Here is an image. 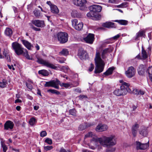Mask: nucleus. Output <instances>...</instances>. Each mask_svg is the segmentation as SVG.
<instances>
[{
  "label": "nucleus",
  "instance_id": "nucleus-1",
  "mask_svg": "<svg viewBox=\"0 0 152 152\" xmlns=\"http://www.w3.org/2000/svg\"><path fill=\"white\" fill-rule=\"evenodd\" d=\"M115 137L112 135L110 137L103 136L102 137H93L91 140V141L96 143L99 142L100 144L105 147L109 146H113L116 143L115 139Z\"/></svg>",
  "mask_w": 152,
  "mask_h": 152
},
{
  "label": "nucleus",
  "instance_id": "nucleus-2",
  "mask_svg": "<svg viewBox=\"0 0 152 152\" xmlns=\"http://www.w3.org/2000/svg\"><path fill=\"white\" fill-rule=\"evenodd\" d=\"M100 56V52L97 51L95 58L96 66L95 68L94 72L96 74L102 72L104 69V64Z\"/></svg>",
  "mask_w": 152,
  "mask_h": 152
},
{
  "label": "nucleus",
  "instance_id": "nucleus-3",
  "mask_svg": "<svg viewBox=\"0 0 152 152\" xmlns=\"http://www.w3.org/2000/svg\"><path fill=\"white\" fill-rule=\"evenodd\" d=\"M120 83H122V85L121 86L120 89H116L113 91L114 94L118 96L122 95H124L126 94V91L125 89V86H128V83L124 82L121 80L119 81Z\"/></svg>",
  "mask_w": 152,
  "mask_h": 152
},
{
  "label": "nucleus",
  "instance_id": "nucleus-4",
  "mask_svg": "<svg viewBox=\"0 0 152 152\" xmlns=\"http://www.w3.org/2000/svg\"><path fill=\"white\" fill-rule=\"evenodd\" d=\"M12 47L15 53L18 56L22 55L25 50V49L22 47V45L16 42H13L12 44Z\"/></svg>",
  "mask_w": 152,
  "mask_h": 152
},
{
  "label": "nucleus",
  "instance_id": "nucleus-5",
  "mask_svg": "<svg viewBox=\"0 0 152 152\" xmlns=\"http://www.w3.org/2000/svg\"><path fill=\"white\" fill-rule=\"evenodd\" d=\"M36 57L37 59V62L39 64L53 69H57L56 66L48 61L43 60L41 57L37 56Z\"/></svg>",
  "mask_w": 152,
  "mask_h": 152
},
{
  "label": "nucleus",
  "instance_id": "nucleus-6",
  "mask_svg": "<svg viewBox=\"0 0 152 152\" xmlns=\"http://www.w3.org/2000/svg\"><path fill=\"white\" fill-rule=\"evenodd\" d=\"M73 4L80 7L79 9L81 10H85L87 9L86 0H73Z\"/></svg>",
  "mask_w": 152,
  "mask_h": 152
},
{
  "label": "nucleus",
  "instance_id": "nucleus-7",
  "mask_svg": "<svg viewBox=\"0 0 152 152\" xmlns=\"http://www.w3.org/2000/svg\"><path fill=\"white\" fill-rule=\"evenodd\" d=\"M68 36V34L64 32H60L57 34L58 40L61 43H64L67 41Z\"/></svg>",
  "mask_w": 152,
  "mask_h": 152
},
{
  "label": "nucleus",
  "instance_id": "nucleus-8",
  "mask_svg": "<svg viewBox=\"0 0 152 152\" xmlns=\"http://www.w3.org/2000/svg\"><path fill=\"white\" fill-rule=\"evenodd\" d=\"M136 70L132 66L128 68L127 70L125 72V74L128 78H131L134 77L136 73Z\"/></svg>",
  "mask_w": 152,
  "mask_h": 152
},
{
  "label": "nucleus",
  "instance_id": "nucleus-9",
  "mask_svg": "<svg viewBox=\"0 0 152 152\" xmlns=\"http://www.w3.org/2000/svg\"><path fill=\"white\" fill-rule=\"evenodd\" d=\"M136 149L137 150H145L149 146V142L144 144L142 143L139 141H136Z\"/></svg>",
  "mask_w": 152,
  "mask_h": 152
},
{
  "label": "nucleus",
  "instance_id": "nucleus-10",
  "mask_svg": "<svg viewBox=\"0 0 152 152\" xmlns=\"http://www.w3.org/2000/svg\"><path fill=\"white\" fill-rule=\"evenodd\" d=\"M77 55L82 60L86 59L88 57L87 52L82 48H80L79 50Z\"/></svg>",
  "mask_w": 152,
  "mask_h": 152
},
{
  "label": "nucleus",
  "instance_id": "nucleus-11",
  "mask_svg": "<svg viewBox=\"0 0 152 152\" xmlns=\"http://www.w3.org/2000/svg\"><path fill=\"white\" fill-rule=\"evenodd\" d=\"M31 23L34 25L38 27L43 28L45 26L44 20H34L31 21Z\"/></svg>",
  "mask_w": 152,
  "mask_h": 152
},
{
  "label": "nucleus",
  "instance_id": "nucleus-12",
  "mask_svg": "<svg viewBox=\"0 0 152 152\" xmlns=\"http://www.w3.org/2000/svg\"><path fill=\"white\" fill-rule=\"evenodd\" d=\"M94 34L90 33L86 37L84 38V40L87 43L92 44L94 40Z\"/></svg>",
  "mask_w": 152,
  "mask_h": 152
},
{
  "label": "nucleus",
  "instance_id": "nucleus-13",
  "mask_svg": "<svg viewBox=\"0 0 152 152\" xmlns=\"http://www.w3.org/2000/svg\"><path fill=\"white\" fill-rule=\"evenodd\" d=\"M14 126L13 123L10 121H8L6 122L4 124V129L8 130L9 129H12Z\"/></svg>",
  "mask_w": 152,
  "mask_h": 152
},
{
  "label": "nucleus",
  "instance_id": "nucleus-14",
  "mask_svg": "<svg viewBox=\"0 0 152 152\" xmlns=\"http://www.w3.org/2000/svg\"><path fill=\"white\" fill-rule=\"evenodd\" d=\"M107 128L108 127L107 125L100 124L96 126V130L98 132H102L106 130Z\"/></svg>",
  "mask_w": 152,
  "mask_h": 152
},
{
  "label": "nucleus",
  "instance_id": "nucleus-15",
  "mask_svg": "<svg viewBox=\"0 0 152 152\" xmlns=\"http://www.w3.org/2000/svg\"><path fill=\"white\" fill-rule=\"evenodd\" d=\"M146 70V66L144 65H140L139 67L138 70V74L140 75H143L145 73V71Z\"/></svg>",
  "mask_w": 152,
  "mask_h": 152
},
{
  "label": "nucleus",
  "instance_id": "nucleus-16",
  "mask_svg": "<svg viewBox=\"0 0 152 152\" xmlns=\"http://www.w3.org/2000/svg\"><path fill=\"white\" fill-rule=\"evenodd\" d=\"M102 7L101 6L98 5H94L90 7V9L92 10L93 11L96 13L100 12L101 11Z\"/></svg>",
  "mask_w": 152,
  "mask_h": 152
},
{
  "label": "nucleus",
  "instance_id": "nucleus-17",
  "mask_svg": "<svg viewBox=\"0 0 152 152\" xmlns=\"http://www.w3.org/2000/svg\"><path fill=\"white\" fill-rule=\"evenodd\" d=\"M57 82H58V84H59L62 87H64L66 88H70L71 87H73L72 84L69 83H61L59 80H57Z\"/></svg>",
  "mask_w": 152,
  "mask_h": 152
},
{
  "label": "nucleus",
  "instance_id": "nucleus-18",
  "mask_svg": "<svg viewBox=\"0 0 152 152\" xmlns=\"http://www.w3.org/2000/svg\"><path fill=\"white\" fill-rule=\"evenodd\" d=\"M139 126V124L137 123H135L133 125L132 127V133L134 137L136 136L137 130Z\"/></svg>",
  "mask_w": 152,
  "mask_h": 152
},
{
  "label": "nucleus",
  "instance_id": "nucleus-19",
  "mask_svg": "<svg viewBox=\"0 0 152 152\" xmlns=\"http://www.w3.org/2000/svg\"><path fill=\"white\" fill-rule=\"evenodd\" d=\"M102 26L107 28H115L116 26L114 23L111 22H106L102 24Z\"/></svg>",
  "mask_w": 152,
  "mask_h": 152
},
{
  "label": "nucleus",
  "instance_id": "nucleus-20",
  "mask_svg": "<svg viewBox=\"0 0 152 152\" xmlns=\"http://www.w3.org/2000/svg\"><path fill=\"white\" fill-rule=\"evenodd\" d=\"M4 33L6 36L11 37L13 34V31L11 28L7 27L5 29Z\"/></svg>",
  "mask_w": 152,
  "mask_h": 152
},
{
  "label": "nucleus",
  "instance_id": "nucleus-21",
  "mask_svg": "<svg viewBox=\"0 0 152 152\" xmlns=\"http://www.w3.org/2000/svg\"><path fill=\"white\" fill-rule=\"evenodd\" d=\"M21 42L26 48L28 50H31L32 45L30 43L25 40H22Z\"/></svg>",
  "mask_w": 152,
  "mask_h": 152
},
{
  "label": "nucleus",
  "instance_id": "nucleus-22",
  "mask_svg": "<svg viewBox=\"0 0 152 152\" xmlns=\"http://www.w3.org/2000/svg\"><path fill=\"white\" fill-rule=\"evenodd\" d=\"M114 69L115 68L114 67H110L104 73V74L106 76L112 74L113 71Z\"/></svg>",
  "mask_w": 152,
  "mask_h": 152
},
{
  "label": "nucleus",
  "instance_id": "nucleus-23",
  "mask_svg": "<svg viewBox=\"0 0 152 152\" xmlns=\"http://www.w3.org/2000/svg\"><path fill=\"white\" fill-rule=\"evenodd\" d=\"M145 31L144 30H140L138 33L136 34V37L135 38L136 40H138V38L140 37H141L142 36H144L145 35Z\"/></svg>",
  "mask_w": 152,
  "mask_h": 152
},
{
  "label": "nucleus",
  "instance_id": "nucleus-24",
  "mask_svg": "<svg viewBox=\"0 0 152 152\" xmlns=\"http://www.w3.org/2000/svg\"><path fill=\"white\" fill-rule=\"evenodd\" d=\"M71 15L72 17L75 18H80L81 17V14L76 10H74L72 11Z\"/></svg>",
  "mask_w": 152,
  "mask_h": 152
},
{
  "label": "nucleus",
  "instance_id": "nucleus-25",
  "mask_svg": "<svg viewBox=\"0 0 152 152\" xmlns=\"http://www.w3.org/2000/svg\"><path fill=\"white\" fill-rule=\"evenodd\" d=\"M55 80H52L50 81L46 82L45 84L44 85L45 87H49L53 86L55 84Z\"/></svg>",
  "mask_w": 152,
  "mask_h": 152
},
{
  "label": "nucleus",
  "instance_id": "nucleus-26",
  "mask_svg": "<svg viewBox=\"0 0 152 152\" xmlns=\"http://www.w3.org/2000/svg\"><path fill=\"white\" fill-rule=\"evenodd\" d=\"M50 9L51 12L53 13L57 14L59 12V10L58 7L55 5L52 6Z\"/></svg>",
  "mask_w": 152,
  "mask_h": 152
},
{
  "label": "nucleus",
  "instance_id": "nucleus-27",
  "mask_svg": "<svg viewBox=\"0 0 152 152\" xmlns=\"http://www.w3.org/2000/svg\"><path fill=\"white\" fill-rule=\"evenodd\" d=\"M96 13L91 10L87 14V16L89 18L96 17Z\"/></svg>",
  "mask_w": 152,
  "mask_h": 152
},
{
  "label": "nucleus",
  "instance_id": "nucleus-28",
  "mask_svg": "<svg viewBox=\"0 0 152 152\" xmlns=\"http://www.w3.org/2000/svg\"><path fill=\"white\" fill-rule=\"evenodd\" d=\"M22 55L25 57L26 59L28 60H33V58L31 57H30L29 55L28 54V51L26 49H25L24 52L22 54Z\"/></svg>",
  "mask_w": 152,
  "mask_h": 152
},
{
  "label": "nucleus",
  "instance_id": "nucleus-29",
  "mask_svg": "<svg viewBox=\"0 0 152 152\" xmlns=\"http://www.w3.org/2000/svg\"><path fill=\"white\" fill-rule=\"evenodd\" d=\"M142 54L143 59L145 60L148 58V55L147 53L143 47H142Z\"/></svg>",
  "mask_w": 152,
  "mask_h": 152
},
{
  "label": "nucleus",
  "instance_id": "nucleus-30",
  "mask_svg": "<svg viewBox=\"0 0 152 152\" xmlns=\"http://www.w3.org/2000/svg\"><path fill=\"white\" fill-rule=\"evenodd\" d=\"M114 21L118 22L119 24L123 25H126L128 23V21L127 20H114Z\"/></svg>",
  "mask_w": 152,
  "mask_h": 152
},
{
  "label": "nucleus",
  "instance_id": "nucleus-31",
  "mask_svg": "<svg viewBox=\"0 0 152 152\" xmlns=\"http://www.w3.org/2000/svg\"><path fill=\"white\" fill-rule=\"evenodd\" d=\"M109 49V48H106L103 50L101 54L102 59H105L106 58V54L108 52Z\"/></svg>",
  "mask_w": 152,
  "mask_h": 152
},
{
  "label": "nucleus",
  "instance_id": "nucleus-32",
  "mask_svg": "<svg viewBox=\"0 0 152 152\" xmlns=\"http://www.w3.org/2000/svg\"><path fill=\"white\" fill-rule=\"evenodd\" d=\"M38 73L44 76H47L49 75L48 72L47 70L45 69L39 70L38 71Z\"/></svg>",
  "mask_w": 152,
  "mask_h": 152
},
{
  "label": "nucleus",
  "instance_id": "nucleus-33",
  "mask_svg": "<svg viewBox=\"0 0 152 152\" xmlns=\"http://www.w3.org/2000/svg\"><path fill=\"white\" fill-rule=\"evenodd\" d=\"M69 52L67 49L66 48L63 49L61 51L59 52V54L60 55L66 56L68 55Z\"/></svg>",
  "mask_w": 152,
  "mask_h": 152
},
{
  "label": "nucleus",
  "instance_id": "nucleus-34",
  "mask_svg": "<svg viewBox=\"0 0 152 152\" xmlns=\"http://www.w3.org/2000/svg\"><path fill=\"white\" fill-rule=\"evenodd\" d=\"M83 24L82 22H80L77 24V25L75 27V28L78 31H80L83 28Z\"/></svg>",
  "mask_w": 152,
  "mask_h": 152
},
{
  "label": "nucleus",
  "instance_id": "nucleus-35",
  "mask_svg": "<svg viewBox=\"0 0 152 152\" xmlns=\"http://www.w3.org/2000/svg\"><path fill=\"white\" fill-rule=\"evenodd\" d=\"M7 83V81L3 79L2 82H0V87L1 88H4L5 87Z\"/></svg>",
  "mask_w": 152,
  "mask_h": 152
},
{
  "label": "nucleus",
  "instance_id": "nucleus-36",
  "mask_svg": "<svg viewBox=\"0 0 152 152\" xmlns=\"http://www.w3.org/2000/svg\"><path fill=\"white\" fill-rule=\"evenodd\" d=\"M69 114L74 116H76V111L74 109H71L69 110Z\"/></svg>",
  "mask_w": 152,
  "mask_h": 152
},
{
  "label": "nucleus",
  "instance_id": "nucleus-37",
  "mask_svg": "<svg viewBox=\"0 0 152 152\" xmlns=\"http://www.w3.org/2000/svg\"><path fill=\"white\" fill-rule=\"evenodd\" d=\"M72 22V26L74 28L77 25V24L79 23L78 22L77 20L76 19L73 20Z\"/></svg>",
  "mask_w": 152,
  "mask_h": 152
},
{
  "label": "nucleus",
  "instance_id": "nucleus-38",
  "mask_svg": "<svg viewBox=\"0 0 152 152\" xmlns=\"http://www.w3.org/2000/svg\"><path fill=\"white\" fill-rule=\"evenodd\" d=\"M33 12L34 15L36 17H38L40 16V11L37 9H35Z\"/></svg>",
  "mask_w": 152,
  "mask_h": 152
},
{
  "label": "nucleus",
  "instance_id": "nucleus-39",
  "mask_svg": "<svg viewBox=\"0 0 152 152\" xmlns=\"http://www.w3.org/2000/svg\"><path fill=\"white\" fill-rule=\"evenodd\" d=\"M86 125L84 124H80L79 127V129L80 130L82 131L86 128Z\"/></svg>",
  "mask_w": 152,
  "mask_h": 152
},
{
  "label": "nucleus",
  "instance_id": "nucleus-40",
  "mask_svg": "<svg viewBox=\"0 0 152 152\" xmlns=\"http://www.w3.org/2000/svg\"><path fill=\"white\" fill-rule=\"evenodd\" d=\"M35 119L34 118H32L30 119L29 123L31 125L33 126L35 124Z\"/></svg>",
  "mask_w": 152,
  "mask_h": 152
},
{
  "label": "nucleus",
  "instance_id": "nucleus-41",
  "mask_svg": "<svg viewBox=\"0 0 152 152\" xmlns=\"http://www.w3.org/2000/svg\"><path fill=\"white\" fill-rule=\"evenodd\" d=\"M44 148L45 150L47 151L52 149L53 148V147L52 146H45L44 147Z\"/></svg>",
  "mask_w": 152,
  "mask_h": 152
},
{
  "label": "nucleus",
  "instance_id": "nucleus-42",
  "mask_svg": "<svg viewBox=\"0 0 152 152\" xmlns=\"http://www.w3.org/2000/svg\"><path fill=\"white\" fill-rule=\"evenodd\" d=\"M128 84H129L128 86H125V89L126 91V94L127 92L130 93L132 91L131 89L129 87L130 86V84L128 83Z\"/></svg>",
  "mask_w": 152,
  "mask_h": 152
},
{
  "label": "nucleus",
  "instance_id": "nucleus-43",
  "mask_svg": "<svg viewBox=\"0 0 152 152\" xmlns=\"http://www.w3.org/2000/svg\"><path fill=\"white\" fill-rule=\"evenodd\" d=\"M45 142L47 143L49 145H51L52 143V140L49 138H48L45 139Z\"/></svg>",
  "mask_w": 152,
  "mask_h": 152
},
{
  "label": "nucleus",
  "instance_id": "nucleus-44",
  "mask_svg": "<svg viewBox=\"0 0 152 152\" xmlns=\"http://www.w3.org/2000/svg\"><path fill=\"white\" fill-rule=\"evenodd\" d=\"M57 80H58L57 79H56V80L55 81V84H54V85L53 87H54L56 89H58L59 88V86L58 85H59V84H58V82H57Z\"/></svg>",
  "mask_w": 152,
  "mask_h": 152
},
{
  "label": "nucleus",
  "instance_id": "nucleus-45",
  "mask_svg": "<svg viewBox=\"0 0 152 152\" xmlns=\"http://www.w3.org/2000/svg\"><path fill=\"white\" fill-rule=\"evenodd\" d=\"M31 28L34 30V31H39L41 30V29L39 28H37L34 26L32 25H31Z\"/></svg>",
  "mask_w": 152,
  "mask_h": 152
},
{
  "label": "nucleus",
  "instance_id": "nucleus-46",
  "mask_svg": "<svg viewBox=\"0 0 152 152\" xmlns=\"http://www.w3.org/2000/svg\"><path fill=\"white\" fill-rule=\"evenodd\" d=\"M47 135V133L45 131H42L40 133V135L41 137H44Z\"/></svg>",
  "mask_w": 152,
  "mask_h": 152
},
{
  "label": "nucleus",
  "instance_id": "nucleus-47",
  "mask_svg": "<svg viewBox=\"0 0 152 152\" xmlns=\"http://www.w3.org/2000/svg\"><path fill=\"white\" fill-rule=\"evenodd\" d=\"M145 132L146 133V131L145 129H142L139 131L140 134L142 136L144 135Z\"/></svg>",
  "mask_w": 152,
  "mask_h": 152
},
{
  "label": "nucleus",
  "instance_id": "nucleus-48",
  "mask_svg": "<svg viewBox=\"0 0 152 152\" xmlns=\"http://www.w3.org/2000/svg\"><path fill=\"white\" fill-rule=\"evenodd\" d=\"M92 135L93 133L91 132H89L87 134L85 135V137L87 138L88 137H92Z\"/></svg>",
  "mask_w": 152,
  "mask_h": 152
},
{
  "label": "nucleus",
  "instance_id": "nucleus-49",
  "mask_svg": "<svg viewBox=\"0 0 152 152\" xmlns=\"http://www.w3.org/2000/svg\"><path fill=\"white\" fill-rule=\"evenodd\" d=\"M1 146L3 148V151H6L7 149L6 145L4 143H2Z\"/></svg>",
  "mask_w": 152,
  "mask_h": 152
},
{
  "label": "nucleus",
  "instance_id": "nucleus-50",
  "mask_svg": "<svg viewBox=\"0 0 152 152\" xmlns=\"http://www.w3.org/2000/svg\"><path fill=\"white\" fill-rule=\"evenodd\" d=\"M59 152H71V151L69 150H66L63 148H61Z\"/></svg>",
  "mask_w": 152,
  "mask_h": 152
},
{
  "label": "nucleus",
  "instance_id": "nucleus-51",
  "mask_svg": "<svg viewBox=\"0 0 152 152\" xmlns=\"http://www.w3.org/2000/svg\"><path fill=\"white\" fill-rule=\"evenodd\" d=\"M120 36V34H118L117 35L113 37L111 39V40L112 39H113L114 40H117L118 38H119Z\"/></svg>",
  "mask_w": 152,
  "mask_h": 152
},
{
  "label": "nucleus",
  "instance_id": "nucleus-52",
  "mask_svg": "<svg viewBox=\"0 0 152 152\" xmlns=\"http://www.w3.org/2000/svg\"><path fill=\"white\" fill-rule=\"evenodd\" d=\"M139 90L137 89H134L133 90V93L136 95H138L139 94Z\"/></svg>",
  "mask_w": 152,
  "mask_h": 152
},
{
  "label": "nucleus",
  "instance_id": "nucleus-53",
  "mask_svg": "<svg viewBox=\"0 0 152 152\" xmlns=\"http://www.w3.org/2000/svg\"><path fill=\"white\" fill-rule=\"evenodd\" d=\"M94 68V66L93 64L91 63L90 65V66L89 68V71L91 72L93 71Z\"/></svg>",
  "mask_w": 152,
  "mask_h": 152
},
{
  "label": "nucleus",
  "instance_id": "nucleus-54",
  "mask_svg": "<svg viewBox=\"0 0 152 152\" xmlns=\"http://www.w3.org/2000/svg\"><path fill=\"white\" fill-rule=\"evenodd\" d=\"M3 54L5 57L9 55L8 51L5 49H4L3 51Z\"/></svg>",
  "mask_w": 152,
  "mask_h": 152
},
{
  "label": "nucleus",
  "instance_id": "nucleus-55",
  "mask_svg": "<svg viewBox=\"0 0 152 152\" xmlns=\"http://www.w3.org/2000/svg\"><path fill=\"white\" fill-rule=\"evenodd\" d=\"M79 99L80 100L83 99L84 98H87V97L86 95H80L79 96Z\"/></svg>",
  "mask_w": 152,
  "mask_h": 152
},
{
  "label": "nucleus",
  "instance_id": "nucleus-56",
  "mask_svg": "<svg viewBox=\"0 0 152 152\" xmlns=\"http://www.w3.org/2000/svg\"><path fill=\"white\" fill-rule=\"evenodd\" d=\"M74 91L75 92L77 93H81V89L80 88H78L75 89H74Z\"/></svg>",
  "mask_w": 152,
  "mask_h": 152
},
{
  "label": "nucleus",
  "instance_id": "nucleus-57",
  "mask_svg": "<svg viewBox=\"0 0 152 152\" xmlns=\"http://www.w3.org/2000/svg\"><path fill=\"white\" fill-rule=\"evenodd\" d=\"M127 2L123 3L121 4V7H127Z\"/></svg>",
  "mask_w": 152,
  "mask_h": 152
},
{
  "label": "nucleus",
  "instance_id": "nucleus-58",
  "mask_svg": "<svg viewBox=\"0 0 152 152\" xmlns=\"http://www.w3.org/2000/svg\"><path fill=\"white\" fill-rule=\"evenodd\" d=\"M26 85L27 87L29 89L31 90L32 88V86L31 84L29 83H26Z\"/></svg>",
  "mask_w": 152,
  "mask_h": 152
},
{
  "label": "nucleus",
  "instance_id": "nucleus-59",
  "mask_svg": "<svg viewBox=\"0 0 152 152\" xmlns=\"http://www.w3.org/2000/svg\"><path fill=\"white\" fill-rule=\"evenodd\" d=\"M115 149L114 148H112L106 150V152H113L115 151Z\"/></svg>",
  "mask_w": 152,
  "mask_h": 152
},
{
  "label": "nucleus",
  "instance_id": "nucleus-60",
  "mask_svg": "<svg viewBox=\"0 0 152 152\" xmlns=\"http://www.w3.org/2000/svg\"><path fill=\"white\" fill-rule=\"evenodd\" d=\"M84 124L86 125V128H88L90 126H93L94 124L92 123H84Z\"/></svg>",
  "mask_w": 152,
  "mask_h": 152
},
{
  "label": "nucleus",
  "instance_id": "nucleus-61",
  "mask_svg": "<svg viewBox=\"0 0 152 152\" xmlns=\"http://www.w3.org/2000/svg\"><path fill=\"white\" fill-rule=\"evenodd\" d=\"M5 58L6 59V60H7V61L8 62H11V59L10 58V55H8V56H5Z\"/></svg>",
  "mask_w": 152,
  "mask_h": 152
},
{
  "label": "nucleus",
  "instance_id": "nucleus-62",
  "mask_svg": "<svg viewBox=\"0 0 152 152\" xmlns=\"http://www.w3.org/2000/svg\"><path fill=\"white\" fill-rule=\"evenodd\" d=\"M57 60L58 61V62H59L60 63H63L64 62V60H61V59L59 57L58 58Z\"/></svg>",
  "mask_w": 152,
  "mask_h": 152
},
{
  "label": "nucleus",
  "instance_id": "nucleus-63",
  "mask_svg": "<svg viewBox=\"0 0 152 152\" xmlns=\"http://www.w3.org/2000/svg\"><path fill=\"white\" fill-rule=\"evenodd\" d=\"M55 90L54 89H50L48 90V92H50L52 94H55Z\"/></svg>",
  "mask_w": 152,
  "mask_h": 152
},
{
  "label": "nucleus",
  "instance_id": "nucleus-64",
  "mask_svg": "<svg viewBox=\"0 0 152 152\" xmlns=\"http://www.w3.org/2000/svg\"><path fill=\"white\" fill-rule=\"evenodd\" d=\"M139 94L138 95H143L145 94L144 92L141 90H139Z\"/></svg>",
  "mask_w": 152,
  "mask_h": 152
}]
</instances>
